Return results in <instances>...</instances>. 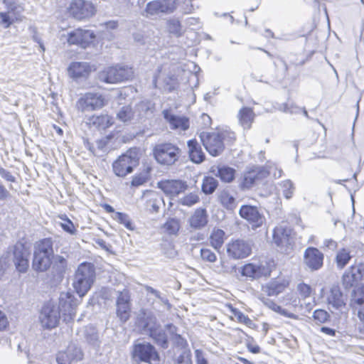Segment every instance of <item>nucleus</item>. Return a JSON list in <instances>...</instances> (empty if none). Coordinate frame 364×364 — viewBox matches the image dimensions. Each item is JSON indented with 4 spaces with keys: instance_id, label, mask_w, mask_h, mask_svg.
Returning a JSON list of instances; mask_svg holds the SVG:
<instances>
[{
    "instance_id": "nucleus-37",
    "label": "nucleus",
    "mask_w": 364,
    "mask_h": 364,
    "mask_svg": "<svg viewBox=\"0 0 364 364\" xmlns=\"http://www.w3.org/2000/svg\"><path fill=\"white\" fill-rule=\"evenodd\" d=\"M4 4L7 11L11 12L16 21H21L19 18L21 13L23 11V7L17 3L16 0H1Z\"/></svg>"
},
{
    "instance_id": "nucleus-49",
    "label": "nucleus",
    "mask_w": 364,
    "mask_h": 364,
    "mask_svg": "<svg viewBox=\"0 0 364 364\" xmlns=\"http://www.w3.org/2000/svg\"><path fill=\"white\" fill-rule=\"evenodd\" d=\"M351 274V277H354V280L360 281L364 274V267L363 264L353 265L347 271Z\"/></svg>"
},
{
    "instance_id": "nucleus-64",
    "label": "nucleus",
    "mask_w": 364,
    "mask_h": 364,
    "mask_svg": "<svg viewBox=\"0 0 364 364\" xmlns=\"http://www.w3.org/2000/svg\"><path fill=\"white\" fill-rule=\"evenodd\" d=\"M11 193L4 185L0 183V200H7L11 198Z\"/></svg>"
},
{
    "instance_id": "nucleus-48",
    "label": "nucleus",
    "mask_w": 364,
    "mask_h": 364,
    "mask_svg": "<svg viewBox=\"0 0 364 364\" xmlns=\"http://www.w3.org/2000/svg\"><path fill=\"white\" fill-rule=\"evenodd\" d=\"M164 228L168 234L175 235L178 231L180 225L177 220L171 218L167 220L164 224Z\"/></svg>"
},
{
    "instance_id": "nucleus-53",
    "label": "nucleus",
    "mask_w": 364,
    "mask_h": 364,
    "mask_svg": "<svg viewBox=\"0 0 364 364\" xmlns=\"http://www.w3.org/2000/svg\"><path fill=\"white\" fill-rule=\"evenodd\" d=\"M176 362L178 364H192L191 350H183L181 354L178 356Z\"/></svg>"
},
{
    "instance_id": "nucleus-9",
    "label": "nucleus",
    "mask_w": 364,
    "mask_h": 364,
    "mask_svg": "<svg viewBox=\"0 0 364 364\" xmlns=\"http://www.w3.org/2000/svg\"><path fill=\"white\" fill-rule=\"evenodd\" d=\"M105 98L99 93L87 92L77 102V107L82 112L93 111L105 105Z\"/></svg>"
},
{
    "instance_id": "nucleus-21",
    "label": "nucleus",
    "mask_w": 364,
    "mask_h": 364,
    "mask_svg": "<svg viewBox=\"0 0 364 364\" xmlns=\"http://www.w3.org/2000/svg\"><path fill=\"white\" fill-rule=\"evenodd\" d=\"M90 72V65L87 62H74L68 68V73L73 79L87 77Z\"/></svg>"
},
{
    "instance_id": "nucleus-14",
    "label": "nucleus",
    "mask_w": 364,
    "mask_h": 364,
    "mask_svg": "<svg viewBox=\"0 0 364 364\" xmlns=\"http://www.w3.org/2000/svg\"><path fill=\"white\" fill-rule=\"evenodd\" d=\"M68 11L71 16L78 20L89 18L94 15L95 11L92 4L85 0H73Z\"/></svg>"
},
{
    "instance_id": "nucleus-60",
    "label": "nucleus",
    "mask_w": 364,
    "mask_h": 364,
    "mask_svg": "<svg viewBox=\"0 0 364 364\" xmlns=\"http://www.w3.org/2000/svg\"><path fill=\"white\" fill-rule=\"evenodd\" d=\"M196 364H208L205 353L200 349L194 351Z\"/></svg>"
},
{
    "instance_id": "nucleus-13",
    "label": "nucleus",
    "mask_w": 364,
    "mask_h": 364,
    "mask_svg": "<svg viewBox=\"0 0 364 364\" xmlns=\"http://www.w3.org/2000/svg\"><path fill=\"white\" fill-rule=\"evenodd\" d=\"M95 38L92 31L77 28L68 33L67 41L70 45H77L87 48Z\"/></svg>"
},
{
    "instance_id": "nucleus-55",
    "label": "nucleus",
    "mask_w": 364,
    "mask_h": 364,
    "mask_svg": "<svg viewBox=\"0 0 364 364\" xmlns=\"http://www.w3.org/2000/svg\"><path fill=\"white\" fill-rule=\"evenodd\" d=\"M61 218L63 220V222L60 223V226L63 230L71 235H74L76 232V229L72 221L66 217L65 218Z\"/></svg>"
},
{
    "instance_id": "nucleus-51",
    "label": "nucleus",
    "mask_w": 364,
    "mask_h": 364,
    "mask_svg": "<svg viewBox=\"0 0 364 364\" xmlns=\"http://www.w3.org/2000/svg\"><path fill=\"white\" fill-rule=\"evenodd\" d=\"M199 201L198 196L195 193H191L181 199V203L184 205L191 206Z\"/></svg>"
},
{
    "instance_id": "nucleus-23",
    "label": "nucleus",
    "mask_w": 364,
    "mask_h": 364,
    "mask_svg": "<svg viewBox=\"0 0 364 364\" xmlns=\"http://www.w3.org/2000/svg\"><path fill=\"white\" fill-rule=\"evenodd\" d=\"M188 154L191 161L195 164L202 163L205 158L200 144L196 139H191L187 143Z\"/></svg>"
},
{
    "instance_id": "nucleus-27",
    "label": "nucleus",
    "mask_w": 364,
    "mask_h": 364,
    "mask_svg": "<svg viewBox=\"0 0 364 364\" xmlns=\"http://www.w3.org/2000/svg\"><path fill=\"white\" fill-rule=\"evenodd\" d=\"M328 301V304L336 309H341L346 305L345 297L338 287H334L331 289Z\"/></svg>"
},
{
    "instance_id": "nucleus-12",
    "label": "nucleus",
    "mask_w": 364,
    "mask_h": 364,
    "mask_svg": "<svg viewBox=\"0 0 364 364\" xmlns=\"http://www.w3.org/2000/svg\"><path fill=\"white\" fill-rule=\"evenodd\" d=\"M252 249V245L250 242L244 240H236L228 244L227 253L230 257L234 259H240L250 255Z\"/></svg>"
},
{
    "instance_id": "nucleus-10",
    "label": "nucleus",
    "mask_w": 364,
    "mask_h": 364,
    "mask_svg": "<svg viewBox=\"0 0 364 364\" xmlns=\"http://www.w3.org/2000/svg\"><path fill=\"white\" fill-rule=\"evenodd\" d=\"M77 305V300L72 293L69 291L60 293L57 309H59L60 313L62 312L65 321H70L74 319Z\"/></svg>"
},
{
    "instance_id": "nucleus-36",
    "label": "nucleus",
    "mask_w": 364,
    "mask_h": 364,
    "mask_svg": "<svg viewBox=\"0 0 364 364\" xmlns=\"http://www.w3.org/2000/svg\"><path fill=\"white\" fill-rule=\"evenodd\" d=\"M235 171L234 168L227 166H218L215 176L219 177L220 180L225 183H230L235 178Z\"/></svg>"
},
{
    "instance_id": "nucleus-28",
    "label": "nucleus",
    "mask_w": 364,
    "mask_h": 364,
    "mask_svg": "<svg viewBox=\"0 0 364 364\" xmlns=\"http://www.w3.org/2000/svg\"><path fill=\"white\" fill-rule=\"evenodd\" d=\"M83 335L86 342L95 348L100 347V341L96 328L92 326L85 327Z\"/></svg>"
},
{
    "instance_id": "nucleus-46",
    "label": "nucleus",
    "mask_w": 364,
    "mask_h": 364,
    "mask_svg": "<svg viewBox=\"0 0 364 364\" xmlns=\"http://www.w3.org/2000/svg\"><path fill=\"white\" fill-rule=\"evenodd\" d=\"M15 21H17L11 12H0V24L5 28H9Z\"/></svg>"
},
{
    "instance_id": "nucleus-61",
    "label": "nucleus",
    "mask_w": 364,
    "mask_h": 364,
    "mask_svg": "<svg viewBox=\"0 0 364 364\" xmlns=\"http://www.w3.org/2000/svg\"><path fill=\"white\" fill-rule=\"evenodd\" d=\"M130 296L128 291H120L117 296V305L129 304Z\"/></svg>"
},
{
    "instance_id": "nucleus-31",
    "label": "nucleus",
    "mask_w": 364,
    "mask_h": 364,
    "mask_svg": "<svg viewBox=\"0 0 364 364\" xmlns=\"http://www.w3.org/2000/svg\"><path fill=\"white\" fill-rule=\"evenodd\" d=\"M350 306L355 311L364 306V286L358 287L353 290Z\"/></svg>"
},
{
    "instance_id": "nucleus-33",
    "label": "nucleus",
    "mask_w": 364,
    "mask_h": 364,
    "mask_svg": "<svg viewBox=\"0 0 364 364\" xmlns=\"http://www.w3.org/2000/svg\"><path fill=\"white\" fill-rule=\"evenodd\" d=\"M153 105L149 101H141L136 105L135 116L136 119H140L147 117L149 113H152Z\"/></svg>"
},
{
    "instance_id": "nucleus-8",
    "label": "nucleus",
    "mask_w": 364,
    "mask_h": 364,
    "mask_svg": "<svg viewBox=\"0 0 364 364\" xmlns=\"http://www.w3.org/2000/svg\"><path fill=\"white\" fill-rule=\"evenodd\" d=\"M132 358L138 363H146L151 364L152 362H158L159 355L154 346L149 343H139L134 346Z\"/></svg>"
},
{
    "instance_id": "nucleus-41",
    "label": "nucleus",
    "mask_w": 364,
    "mask_h": 364,
    "mask_svg": "<svg viewBox=\"0 0 364 364\" xmlns=\"http://www.w3.org/2000/svg\"><path fill=\"white\" fill-rule=\"evenodd\" d=\"M159 5V9L162 14H168L173 13L177 8L175 0H157Z\"/></svg>"
},
{
    "instance_id": "nucleus-15",
    "label": "nucleus",
    "mask_w": 364,
    "mask_h": 364,
    "mask_svg": "<svg viewBox=\"0 0 364 364\" xmlns=\"http://www.w3.org/2000/svg\"><path fill=\"white\" fill-rule=\"evenodd\" d=\"M60 318V313L55 306L48 304L42 308L39 319L43 328L51 329L56 327Z\"/></svg>"
},
{
    "instance_id": "nucleus-24",
    "label": "nucleus",
    "mask_w": 364,
    "mask_h": 364,
    "mask_svg": "<svg viewBox=\"0 0 364 364\" xmlns=\"http://www.w3.org/2000/svg\"><path fill=\"white\" fill-rule=\"evenodd\" d=\"M290 230L283 225L274 229L273 241L278 246H284L289 243Z\"/></svg>"
},
{
    "instance_id": "nucleus-18",
    "label": "nucleus",
    "mask_w": 364,
    "mask_h": 364,
    "mask_svg": "<svg viewBox=\"0 0 364 364\" xmlns=\"http://www.w3.org/2000/svg\"><path fill=\"white\" fill-rule=\"evenodd\" d=\"M323 254L317 248L309 247L304 252V263L311 271L321 269L323 264Z\"/></svg>"
},
{
    "instance_id": "nucleus-2",
    "label": "nucleus",
    "mask_w": 364,
    "mask_h": 364,
    "mask_svg": "<svg viewBox=\"0 0 364 364\" xmlns=\"http://www.w3.org/2000/svg\"><path fill=\"white\" fill-rule=\"evenodd\" d=\"M53 256V241L50 238H45L36 242L32 263L33 269L39 272L47 271L51 265Z\"/></svg>"
},
{
    "instance_id": "nucleus-16",
    "label": "nucleus",
    "mask_w": 364,
    "mask_h": 364,
    "mask_svg": "<svg viewBox=\"0 0 364 364\" xmlns=\"http://www.w3.org/2000/svg\"><path fill=\"white\" fill-rule=\"evenodd\" d=\"M239 215L242 218L246 220L252 228L261 227L265 220L264 216L259 211L257 207L253 205H242L239 210Z\"/></svg>"
},
{
    "instance_id": "nucleus-32",
    "label": "nucleus",
    "mask_w": 364,
    "mask_h": 364,
    "mask_svg": "<svg viewBox=\"0 0 364 364\" xmlns=\"http://www.w3.org/2000/svg\"><path fill=\"white\" fill-rule=\"evenodd\" d=\"M68 267V262L65 257L61 255L53 257V271L58 277H61L65 273Z\"/></svg>"
},
{
    "instance_id": "nucleus-39",
    "label": "nucleus",
    "mask_w": 364,
    "mask_h": 364,
    "mask_svg": "<svg viewBox=\"0 0 364 364\" xmlns=\"http://www.w3.org/2000/svg\"><path fill=\"white\" fill-rule=\"evenodd\" d=\"M119 120L123 122H129L133 119H136L134 112L130 106H124L117 114Z\"/></svg>"
},
{
    "instance_id": "nucleus-7",
    "label": "nucleus",
    "mask_w": 364,
    "mask_h": 364,
    "mask_svg": "<svg viewBox=\"0 0 364 364\" xmlns=\"http://www.w3.org/2000/svg\"><path fill=\"white\" fill-rule=\"evenodd\" d=\"M134 76L132 67L124 65H117L107 68L100 75L102 81L107 83H117L129 80Z\"/></svg>"
},
{
    "instance_id": "nucleus-3",
    "label": "nucleus",
    "mask_w": 364,
    "mask_h": 364,
    "mask_svg": "<svg viewBox=\"0 0 364 364\" xmlns=\"http://www.w3.org/2000/svg\"><path fill=\"white\" fill-rule=\"evenodd\" d=\"M95 279V269L91 263L80 264L75 274L73 286L80 296H84L90 289Z\"/></svg>"
},
{
    "instance_id": "nucleus-50",
    "label": "nucleus",
    "mask_w": 364,
    "mask_h": 364,
    "mask_svg": "<svg viewBox=\"0 0 364 364\" xmlns=\"http://www.w3.org/2000/svg\"><path fill=\"white\" fill-rule=\"evenodd\" d=\"M257 180V176L255 172H249L244 175L241 186L243 188H250L252 187Z\"/></svg>"
},
{
    "instance_id": "nucleus-5",
    "label": "nucleus",
    "mask_w": 364,
    "mask_h": 364,
    "mask_svg": "<svg viewBox=\"0 0 364 364\" xmlns=\"http://www.w3.org/2000/svg\"><path fill=\"white\" fill-rule=\"evenodd\" d=\"M153 155L159 164L171 166L178 160L181 149L172 143H160L154 147Z\"/></svg>"
},
{
    "instance_id": "nucleus-40",
    "label": "nucleus",
    "mask_w": 364,
    "mask_h": 364,
    "mask_svg": "<svg viewBox=\"0 0 364 364\" xmlns=\"http://www.w3.org/2000/svg\"><path fill=\"white\" fill-rule=\"evenodd\" d=\"M351 259L350 251L346 248L340 250L336 257V262L338 268L343 269Z\"/></svg>"
},
{
    "instance_id": "nucleus-20",
    "label": "nucleus",
    "mask_w": 364,
    "mask_h": 364,
    "mask_svg": "<svg viewBox=\"0 0 364 364\" xmlns=\"http://www.w3.org/2000/svg\"><path fill=\"white\" fill-rule=\"evenodd\" d=\"M163 116L172 129L186 131L190 127L188 118L173 114L170 110H164Z\"/></svg>"
},
{
    "instance_id": "nucleus-25",
    "label": "nucleus",
    "mask_w": 364,
    "mask_h": 364,
    "mask_svg": "<svg viewBox=\"0 0 364 364\" xmlns=\"http://www.w3.org/2000/svg\"><path fill=\"white\" fill-rule=\"evenodd\" d=\"M150 337L163 348H167L168 342L166 334L161 327H151L148 329Z\"/></svg>"
},
{
    "instance_id": "nucleus-6",
    "label": "nucleus",
    "mask_w": 364,
    "mask_h": 364,
    "mask_svg": "<svg viewBox=\"0 0 364 364\" xmlns=\"http://www.w3.org/2000/svg\"><path fill=\"white\" fill-rule=\"evenodd\" d=\"M139 160L136 149H129L113 163L112 168L114 174L119 177H124L131 173L134 168L138 166Z\"/></svg>"
},
{
    "instance_id": "nucleus-4",
    "label": "nucleus",
    "mask_w": 364,
    "mask_h": 364,
    "mask_svg": "<svg viewBox=\"0 0 364 364\" xmlns=\"http://www.w3.org/2000/svg\"><path fill=\"white\" fill-rule=\"evenodd\" d=\"M235 139V134L229 132H207L200 134V139L207 151L213 156L220 155L225 149L224 139L226 136Z\"/></svg>"
},
{
    "instance_id": "nucleus-56",
    "label": "nucleus",
    "mask_w": 364,
    "mask_h": 364,
    "mask_svg": "<svg viewBox=\"0 0 364 364\" xmlns=\"http://www.w3.org/2000/svg\"><path fill=\"white\" fill-rule=\"evenodd\" d=\"M297 291L299 293V295L305 299L310 296L311 294V287L306 284L299 283L297 285Z\"/></svg>"
},
{
    "instance_id": "nucleus-34",
    "label": "nucleus",
    "mask_w": 364,
    "mask_h": 364,
    "mask_svg": "<svg viewBox=\"0 0 364 364\" xmlns=\"http://www.w3.org/2000/svg\"><path fill=\"white\" fill-rule=\"evenodd\" d=\"M163 203H164V199L159 194L151 193L146 201V207L151 213H157Z\"/></svg>"
},
{
    "instance_id": "nucleus-19",
    "label": "nucleus",
    "mask_w": 364,
    "mask_h": 364,
    "mask_svg": "<svg viewBox=\"0 0 364 364\" xmlns=\"http://www.w3.org/2000/svg\"><path fill=\"white\" fill-rule=\"evenodd\" d=\"M158 185L159 188L171 197L178 195L179 193L185 191L187 188L186 183L179 180L161 181Z\"/></svg>"
},
{
    "instance_id": "nucleus-17",
    "label": "nucleus",
    "mask_w": 364,
    "mask_h": 364,
    "mask_svg": "<svg viewBox=\"0 0 364 364\" xmlns=\"http://www.w3.org/2000/svg\"><path fill=\"white\" fill-rule=\"evenodd\" d=\"M272 272L270 264L267 261L259 263H249L242 269V274L254 279L269 276Z\"/></svg>"
},
{
    "instance_id": "nucleus-1",
    "label": "nucleus",
    "mask_w": 364,
    "mask_h": 364,
    "mask_svg": "<svg viewBox=\"0 0 364 364\" xmlns=\"http://www.w3.org/2000/svg\"><path fill=\"white\" fill-rule=\"evenodd\" d=\"M18 272L25 273L28 268V253L22 243H17L12 247V252H7L0 257V280L10 265L11 257Z\"/></svg>"
},
{
    "instance_id": "nucleus-29",
    "label": "nucleus",
    "mask_w": 364,
    "mask_h": 364,
    "mask_svg": "<svg viewBox=\"0 0 364 364\" xmlns=\"http://www.w3.org/2000/svg\"><path fill=\"white\" fill-rule=\"evenodd\" d=\"M218 200L227 210H233L237 207L236 199L228 191L223 190L220 191L218 194Z\"/></svg>"
},
{
    "instance_id": "nucleus-35",
    "label": "nucleus",
    "mask_w": 364,
    "mask_h": 364,
    "mask_svg": "<svg viewBox=\"0 0 364 364\" xmlns=\"http://www.w3.org/2000/svg\"><path fill=\"white\" fill-rule=\"evenodd\" d=\"M225 232L220 229H214L210 235V245L216 250H218L225 241Z\"/></svg>"
},
{
    "instance_id": "nucleus-45",
    "label": "nucleus",
    "mask_w": 364,
    "mask_h": 364,
    "mask_svg": "<svg viewBox=\"0 0 364 364\" xmlns=\"http://www.w3.org/2000/svg\"><path fill=\"white\" fill-rule=\"evenodd\" d=\"M280 185L282 188L284 196L287 199L291 198L295 189L293 182L288 179L282 181Z\"/></svg>"
},
{
    "instance_id": "nucleus-44",
    "label": "nucleus",
    "mask_w": 364,
    "mask_h": 364,
    "mask_svg": "<svg viewBox=\"0 0 364 364\" xmlns=\"http://www.w3.org/2000/svg\"><path fill=\"white\" fill-rule=\"evenodd\" d=\"M168 31L170 33L178 37L182 34V26L178 18H171L167 23Z\"/></svg>"
},
{
    "instance_id": "nucleus-57",
    "label": "nucleus",
    "mask_w": 364,
    "mask_h": 364,
    "mask_svg": "<svg viewBox=\"0 0 364 364\" xmlns=\"http://www.w3.org/2000/svg\"><path fill=\"white\" fill-rule=\"evenodd\" d=\"M116 220H117L120 223L123 224L127 229L132 230V225L129 218V216L122 213L117 212L116 213Z\"/></svg>"
},
{
    "instance_id": "nucleus-47",
    "label": "nucleus",
    "mask_w": 364,
    "mask_h": 364,
    "mask_svg": "<svg viewBox=\"0 0 364 364\" xmlns=\"http://www.w3.org/2000/svg\"><path fill=\"white\" fill-rule=\"evenodd\" d=\"M117 314L123 323L126 322L129 318L130 304L117 305Z\"/></svg>"
},
{
    "instance_id": "nucleus-11",
    "label": "nucleus",
    "mask_w": 364,
    "mask_h": 364,
    "mask_svg": "<svg viewBox=\"0 0 364 364\" xmlns=\"http://www.w3.org/2000/svg\"><path fill=\"white\" fill-rule=\"evenodd\" d=\"M83 352L80 347L70 343L65 350L59 351L56 355L57 364H75L82 360Z\"/></svg>"
},
{
    "instance_id": "nucleus-58",
    "label": "nucleus",
    "mask_w": 364,
    "mask_h": 364,
    "mask_svg": "<svg viewBox=\"0 0 364 364\" xmlns=\"http://www.w3.org/2000/svg\"><path fill=\"white\" fill-rule=\"evenodd\" d=\"M171 340L174 345L181 349L185 350L188 346V343L185 338H183L180 334H175L171 337Z\"/></svg>"
},
{
    "instance_id": "nucleus-63",
    "label": "nucleus",
    "mask_w": 364,
    "mask_h": 364,
    "mask_svg": "<svg viewBox=\"0 0 364 364\" xmlns=\"http://www.w3.org/2000/svg\"><path fill=\"white\" fill-rule=\"evenodd\" d=\"M0 176L6 181L9 182H15L16 178L12 175V173L6 170L5 168L0 166Z\"/></svg>"
},
{
    "instance_id": "nucleus-38",
    "label": "nucleus",
    "mask_w": 364,
    "mask_h": 364,
    "mask_svg": "<svg viewBox=\"0 0 364 364\" xmlns=\"http://www.w3.org/2000/svg\"><path fill=\"white\" fill-rule=\"evenodd\" d=\"M218 186V181L212 176H205L203 179L202 191L206 194L213 193Z\"/></svg>"
},
{
    "instance_id": "nucleus-62",
    "label": "nucleus",
    "mask_w": 364,
    "mask_h": 364,
    "mask_svg": "<svg viewBox=\"0 0 364 364\" xmlns=\"http://www.w3.org/2000/svg\"><path fill=\"white\" fill-rule=\"evenodd\" d=\"M235 316L238 321L245 323L249 327H250L253 324L252 321L247 316L245 315L242 312H238L237 314H235Z\"/></svg>"
},
{
    "instance_id": "nucleus-54",
    "label": "nucleus",
    "mask_w": 364,
    "mask_h": 364,
    "mask_svg": "<svg viewBox=\"0 0 364 364\" xmlns=\"http://www.w3.org/2000/svg\"><path fill=\"white\" fill-rule=\"evenodd\" d=\"M200 257L203 260L209 262H215L217 259L215 254L207 248H202L200 250Z\"/></svg>"
},
{
    "instance_id": "nucleus-26",
    "label": "nucleus",
    "mask_w": 364,
    "mask_h": 364,
    "mask_svg": "<svg viewBox=\"0 0 364 364\" xmlns=\"http://www.w3.org/2000/svg\"><path fill=\"white\" fill-rule=\"evenodd\" d=\"M255 114L250 107H244L240 109L237 118L244 129H249L254 121Z\"/></svg>"
},
{
    "instance_id": "nucleus-43",
    "label": "nucleus",
    "mask_w": 364,
    "mask_h": 364,
    "mask_svg": "<svg viewBox=\"0 0 364 364\" xmlns=\"http://www.w3.org/2000/svg\"><path fill=\"white\" fill-rule=\"evenodd\" d=\"M287 283L285 282L275 281L272 282L267 288V294L269 296H276L284 291Z\"/></svg>"
},
{
    "instance_id": "nucleus-22",
    "label": "nucleus",
    "mask_w": 364,
    "mask_h": 364,
    "mask_svg": "<svg viewBox=\"0 0 364 364\" xmlns=\"http://www.w3.org/2000/svg\"><path fill=\"white\" fill-rule=\"evenodd\" d=\"M190 226L195 230L204 228L208 223V214L204 208H197L188 219Z\"/></svg>"
},
{
    "instance_id": "nucleus-59",
    "label": "nucleus",
    "mask_w": 364,
    "mask_h": 364,
    "mask_svg": "<svg viewBox=\"0 0 364 364\" xmlns=\"http://www.w3.org/2000/svg\"><path fill=\"white\" fill-rule=\"evenodd\" d=\"M351 274L346 272L343 276L342 282L343 286L347 289L353 287L358 282V280H354V277H350Z\"/></svg>"
},
{
    "instance_id": "nucleus-42",
    "label": "nucleus",
    "mask_w": 364,
    "mask_h": 364,
    "mask_svg": "<svg viewBox=\"0 0 364 364\" xmlns=\"http://www.w3.org/2000/svg\"><path fill=\"white\" fill-rule=\"evenodd\" d=\"M160 15H161V13L157 0L151 1L146 4L144 11V16L149 18Z\"/></svg>"
},
{
    "instance_id": "nucleus-30",
    "label": "nucleus",
    "mask_w": 364,
    "mask_h": 364,
    "mask_svg": "<svg viewBox=\"0 0 364 364\" xmlns=\"http://www.w3.org/2000/svg\"><path fill=\"white\" fill-rule=\"evenodd\" d=\"M111 120L107 114L94 115L89 119V124L99 129H105L112 124Z\"/></svg>"
},
{
    "instance_id": "nucleus-52",
    "label": "nucleus",
    "mask_w": 364,
    "mask_h": 364,
    "mask_svg": "<svg viewBox=\"0 0 364 364\" xmlns=\"http://www.w3.org/2000/svg\"><path fill=\"white\" fill-rule=\"evenodd\" d=\"M314 319L319 323H325L329 318V314L323 309H316L313 314Z\"/></svg>"
}]
</instances>
